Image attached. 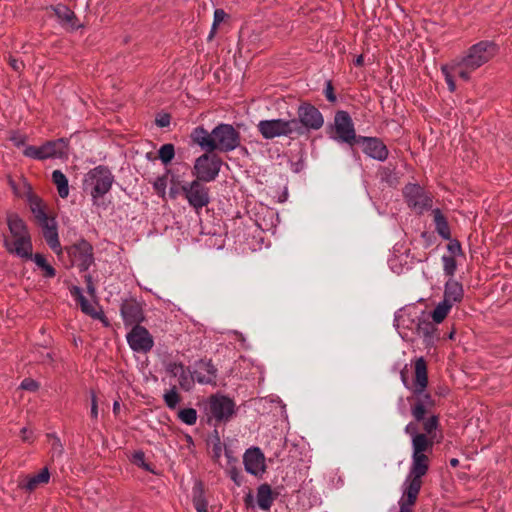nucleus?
<instances>
[{"label":"nucleus","mask_w":512,"mask_h":512,"mask_svg":"<svg viewBox=\"0 0 512 512\" xmlns=\"http://www.w3.org/2000/svg\"><path fill=\"white\" fill-rule=\"evenodd\" d=\"M52 181L57 187L58 194L61 198H67L69 195V184L66 175L61 170L52 172Z\"/></svg>","instance_id":"nucleus-34"},{"label":"nucleus","mask_w":512,"mask_h":512,"mask_svg":"<svg viewBox=\"0 0 512 512\" xmlns=\"http://www.w3.org/2000/svg\"><path fill=\"white\" fill-rule=\"evenodd\" d=\"M170 170H167L165 175L159 176L155 179L153 182V188L156 192V194L161 197L162 199H165L166 196V187H167V175L170 173Z\"/></svg>","instance_id":"nucleus-43"},{"label":"nucleus","mask_w":512,"mask_h":512,"mask_svg":"<svg viewBox=\"0 0 512 512\" xmlns=\"http://www.w3.org/2000/svg\"><path fill=\"white\" fill-rule=\"evenodd\" d=\"M178 418L187 425H194L197 421V411L194 408L180 409Z\"/></svg>","instance_id":"nucleus-42"},{"label":"nucleus","mask_w":512,"mask_h":512,"mask_svg":"<svg viewBox=\"0 0 512 512\" xmlns=\"http://www.w3.org/2000/svg\"><path fill=\"white\" fill-rule=\"evenodd\" d=\"M190 137L192 142L200 146L201 149L209 153L216 150L213 140V130L208 132L203 126H198L192 130Z\"/></svg>","instance_id":"nucleus-26"},{"label":"nucleus","mask_w":512,"mask_h":512,"mask_svg":"<svg viewBox=\"0 0 512 512\" xmlns=\"http://www.w3.org/2000/svg\"><path fill=\"white\" fill-rule=\"evenodd\" d=\"M294 124L295 123H293L291 119L285 120L278 118L271 120H261L257 124V128L264 139H273L281 136L292 137L295 135L293 129Z\"/></svg>","instance_id":"nucleus-12"},{"label":"nucleus","mask_w":512,"mask_h":512,"mask_svg":"<svg viewBox=\"0 0 512 512\" xmlns=\"http://www.w3.org/2000/svg\"><path fill=\"white\" fill-rule=\"evenodd\" d=\"M163 400L169 409L174 410L177 407L181 401V396L178 393L176 386H173L164 393Z\"/></svg>","instance_id":"nucleus-38"},{"label":"nucleus","mask_w":512,"mask_h":512,"mask_svg":"<svg viewBox=\"0 0 512 512\" xmlns=\"http://www.w3.org/2000/svg\"><path fill=\"white\" fill-rule=\"evenodd\" d=\"M7 224L14 238L30 235L25 222L17 214L8 215Z\"/></svg>","instance_id":"nucleus-31"},{"label":"nucleus","mask_w":512,"mask_h":512,"mask_svg":"<svg viewBox=\"0 0 512 512\" xmlns=\"http://www.w3.org/2000/svg\"><path fill=\"white\" fill-rule=\"evenodd\" d=\"M53 11L61 24L67 30H77L81 25L78 23V19L75 13L66 5H56L53 7Z\"/></svg>","instance_id":"nucleus-27"},{"label":"nucleus","mask_w":512,"mask_h":512,"mask_svg":"<svg viewBox=\"0 0 512 512\" xmlns=\"http://www.w3.org/2000/svg\"><path fill=\"white\" fill-rule=\"evenodd\" d=\"M296 136H302L310 131L322 128L324 118L314 105L308 102L301 103L297 108V118L291 119Z\"/></svg>","instance_id":"nucleus-6"},{"label":"nucleus","mask_w":512,"mask_h":512,"mask_svg":"<svg viewBox=\"0 0 512 512\" xmlns=\"http://www.w3.org/2000/svg\"><path fill=\"white\" fill-rule=\"evenodd\" d=\"M206 414L208 422L215 420L216 423L227 422L235 413V402L225 395H211L206 403Z\"/></svg>","instance_id":"nucleus-8"},{"label":"nucleus","mask_w":512,"mask_h":512,"mask_svg":"<svg viewBox=\"0 0 512 512\" xmlns=\"http://www.w3.org/2000/svg\"><path fill=\"white\" fill-rule=\"evenodd\" d=\"M20 387L28 391H36L38 389V383L33 379L26 378L21 382Z\"/></svg>","instance_id":"nucleus-52"},{"label":"nucleus","mask_w":512,"mask_h":512,"mask_svg":"<svg viewBox=\"0 0 512 512\" xmlns=\"http://www.w3.org/2000/svg\"><path fill=\"white\" fill-rule=\"evenodd\" d=\"M364 63V56L363 55H359L356 57V59L354 60V65L355 66H362Z\"/></svg>","instance_id":"nucleus-62"},{"label":"nucleus","mask_w":512,"mask_h":512,"mask_svg":"<svg viewBox=\"0 0 512 512\" xmlns=\"http://www.w3.org/2000/svg\"><path fill=\"white\" fill-rule=\"evenodd\" d=\"M114 180L109 167L98 165L84 175L82 189L91 196L93 204L98 205V200L111 190Z\"/></svg>","instance_id":"nucleus-5"},{"label":"nucleus","mask_w":512,"mask_h":512,"mask_svg":"<svg viewBox=\"0 0 512 512\" xmlns=\"http://www.w3.org/2000/svg\"><path fill=\"white\" fill-rule=\"evenodd\" d=\"M381 180L388 183L390 186H395L397 184V177L393 170L389 168H383L380 172Z\"/></svg>","instance_id":"nucleus-46"},{"label":"nucleus","mask_w":512,"mask_h":512,"mask_svg":"<svg viewBox=\"0 0 512 512\" xmlns=\"http://www.w3.org/2000/svg\"><path fill=\"white\" fill-rule=\"evenodd\" d=\"M252 495L249 493L246 497H245V503L246 505H250L251 502H252Z\"/></svg>","instance_id":"nucleus-64"},{"label":"nucleus","mask_w":512,"mask_h":512,"mask_svg":"<svg viewBox=\"0 0 512 512\" xmlns=\"http://www.w3.org/2000/svg\"><path fill=\"white\" fill-rule=\"evenodd\" d=\"M414 381L412 396L408 401L411 404V414L416 422H421L428 415L435 405L432 396L426 392L428 385L427 364L423 357L416 358L414 361Z\"/></svg>","instance_id":"nucleus-3"},{"label":"nucleus","mask_w":512,"mask_h":512,"mask_svg":"<svg viewBox=\"0 0 512 512\" xmlns=\"http://www.w3.org/2000/svg\"><path fill=\"white\" fill-rule=\"evenodd\" d=\"M421 487L422 484L404 481L403 495L399 501V512H412V506H414L417 501Z\"/></svg>","instance_id":"nucleus-22"},{"label":"nucleus","mask_w":512,"mask_h":512,"mask_svg":"<svg viewBox=\"0 0 512 512\" xmlns=\"http://www.w3.org/2000/svg\"><path fill=\"white\" fill-rule=\"evenodd\" d=\"M50 480V472L48 467L42 468L39 473L28 475L23 480L19 481L18 487L26 492H33L38 487L45 485Z\"/></svg>","instance_id":"nucleus-25"},{"label":"nucleus","mask_w":512,"mask_h":512,"mask_svg":"<svg viewBox=\"0 0 512 512\" xmlns=\"http://www.w3.org/2000/svg\"><path fill=\"white\" fill-rule=\"evenodd\" d=\"M42 228L43 237L48 246L57 254L61 252V245L59 241L57 226L54 219L46 221V223L39 224Z\"/></svg>","instance_id":"nucleus-28"},{"label":"nucleus","mask_w":512,"mask_h":512,"mask_svg":"<svg viewBox=\"0 0 512 512\" xmlns=\"http://www.w3.org/2000/svg\"><path fill=\"white\" fill-rule=\"evenodd\" d=\"M120 313L125 326L139 325L145 319L141 304L133 298L122 302Z\"/></svg>","instance_id":"nucleus-18"},{"label":"nucleus","mask_w":512,"mask_h":512,"mask_svg":"<svg viewBox=\"0 0 512 512\" xmlns=\"http://www.w3.org/2000/svg\"><path fill=\"white\" fill-rule=\"evenodd\" d=\"M167 372L178 378L179 386L189 391L194 383V374L192 375L182 363L172 362L167 365Z\"/></svg>","instance_id":"nucleus-24"},{"label":"nucleus","mask_w":512,"mask_h":512,"mask_svg":"<svg viewBox=\"0 0 512 512\" xmlns=\"http://www.w3.org/2000/svg\"><path fill=\"white\" fill-rule=\"evenodd\" d=\"M9 65L16 72H21L25 67L22 60L14 58L13 56H9Z\"/></svg>","instance_id":"nucleus-53"},{"label":"nucleus","mask_w":512,"mask_h":512,"mask_svg":"<svg viewBox=\"0 0 512 512\" xmlns=\"http://www.w3.org/2000/svg\"><path fill=\"white\" fill-rule=\"evenodd\" d=\"M394 326L403 340L414 342L423 339L426 347L432 346L439 339L437 328L429 321V313L415 305H409L396 312Z\"/></svg>","instance_id":"nucleus-1"},{"label":"nucleus","mask_w":512,"mask_h":512,"mask_svg":"<svg viewBox=\"0 0 512 512\" xmlns=\"http://www.w3.org/2000/svg\"><path fill=\"white\" fill-rule=\"evenodd\" d=\"M412 444V463L405 481L422 484L430 466L428 453H431L434 446V437L426 434L415 435Z\"/></svg>","instance_id":"nucleus-4"},{"label":"nucleus","mask_w":512,"mask_h":512,"mask_svg":"<svg viewBox=\"0 0 512 512\" xmlns=\"http://www.w3.org/2000/svg\"><path fill=\"white\" fill-rule=\"evenodd\" d=\"M324 94H325L326 99L329 102H331V103L336 102L337 97H336L335 92H334L333 84H332V82L330 80H328L326 82L325 89H324Z\"/></svg>","instance_id":"nucleus-49"},{"label":"nucleus","mask_w":512,"mask_h":512,"mask_svg":"<svg viewBox=\"0 0 512 512\" xmlns=\"http://www.w3.org/2000/svg\"><path fill=\"white\" fill-rule=\"evenodd\" d=\"M447 249L450 252L449 256L456 257L463 254L461 244L456 239H450V242L447 245Z\"/></svg>","instance_id":"nucleus-47"},{"label":"nucleus","mask_w":512,"mask_h":512,"mask_svg":"<svg viewBox=\"0 0 512 512\" xmlns=\"http://www.w3.org/2000/svg\"><path fill=\"white\" fill-rule=\"evenodd\" d=\"M4 245L9 253L23 259H32L33 247L30 235L14 238L13 241L5 240Z\"/></svg>","instance_id":"nucleus-20"},{"label":"nucleus","mask_w":512,"mask_h":512,"mask_svg":"<svg viewBox=\"0 0 512 512\" xmlns=\"http://www.w3.org/2000/svg\"><path fill=\"white\" fill-rule=\"evenodd\" d=\"M357 142L362 143L363 152L370 158L381 162L388 158V148L379 138L360 136Z\"/></svg>","instance_id":"nucleus-19"},{"label":"nucleus","mask_w":512,"mask_h":512,"mask_svg":"<svg viewBox=\"0 0 512 512\" xmlns=\"http://www.w3.org/2000/svg\"><path fill=\"white\" fill-rule=\"evenodd\" d=\"M449 463H450L451 467L455 468V467H457L459 465V460L457 458H452V459H450Z\"/></svg>","instance_id":"nucleus-63"},{"label":"nucleus","mask_w":512,"mask_h":512,"mask_svg":"<svg viewBox=\"0 0 512 512\" xmlns=\"http://www.w3.org/2000/svg\"><path fill=\"white\" fill-rule=\"evenodd\" d=\"M213 140L216 150L230 152L240 145L241 136L231 124L221 123L213 128Z\"/></svg>","instance_id":"nucleus-11"},{"label":"nucleus","mask_w":512,"mask_h":512,"mask_svg":"<svg viewBox=\"0 0 512 512\" xmlns=\"http://www.w3.org/2000/svg\"><path fill=\"white\" fill-rule=\"evenodd\" d=\"M404 197L409 207L423 211L432 205L431 198L425 193L424 189L418 184H408L404 188Z\"/></svg>","instance_id":"nucleus-16"},{"label":"nucleus","mask_w":512,"mask_h":512,"mask_svg":"<svg viewBox=\"0 0 512 512\" xmlns=\"http://www.w3.org/2000/svg\"><path fill=\"white\" fill-rule=\"evenodd\" d=\"M194 377L200 384L216 385L217 369L213 365L212 361L201 360L197 364V368L194 371Z\"/></svg>","instance_id":"nucleus-23"},{"label":"nucleus","mask_w":512,"mask_h":512,"mask_svg":"<svg viewBox=\"0 0 512 512\" xmlns=\"http://www.w3.org/2000/svg\"><path fill=\"white\" fill-rule=\"evenodd\" d=\"M442 262H443V270H444L445 275H447L449 277H453L456 272V269H457V263H456L455 257L443 255Z\"/></svg>","instance_id":"nucleus-44"},{"label":"nucleus","mask_w":512,"mask_h":512,"mask_svg":"<svg viewBox=\"0 0 512 512\" xmlns=\"http://www.w3.org/2000/svg\"><path fill=\"white\" fill-rule=\"evenodd\" d=\"M193 505L197 512H207L208 502L205 498L203 485L197 482L193 487Z\"/></svg>","instance_id":"nucleus-33"},{"label":"nucleus","mask_w":512,"mask_h":512,"mask_svg":"<svg viewBox=\"0 0 512 512\" xmlns=\"http://www.w3.org/2000/svg\"><path fill=\"white\" fill-rule=\"evenodd\" d=\"M441 72L444 75L448 90L450 92H454L456 90V84L452 73H456V69L452 67V62L450 64L442 65Z\"/></svg>","instance_id":"nucleus-41"},{"label":"nucleus","mask_w":512,"mask_h":512,"mask_svg":"<svg viewBox=\"0 0 512 512\" xmlns=\"http://www.w3.org/2000/svg\"><path fill=\"white\" fill-rule=\"evenodd\" d=\"M204 182L194 179L181 186V191L188 204L199 213L210 203V190Z\"/></svg>","instance_id":"nucleus-10"},{"label":"nucleus","mask_w":512,"mask_h":512,"mask_svg":"<svg viewBox=\"0 0 512 512\" xmlns=\"http://www.w3.org/2000/svg\"><path fill=\"white\" fill-rule=\"evenodd\" d=\"M405 433L411 436V440L414 439L415 435H422V433L418 432L417 425L413 422H410L406 425L404 429Z\"/></svg>","instance_id":"nucleus-54"},{"label":"nucleus","mask_w":512,"mask_h":512,"mask_svg":"<svg viewBox=\"0 0 512 512\" xmlns=\"http://www.w3.org/2000/svg\"><path fill=\"white\" fill-rule=\"evenodd\" d=\"M274 497L272 494L271 486L267 483H263L257 488V503L262 510H269L273 504Z\"/></svg>","instance_id":"nucleus-30"},{"label":"nucleus","mask_w":512,"mask_h":512,"mask_svg":"<svg viewBox=\"0 0 512 512\" xmlns=\"http://www.w3.org/2000/svg\"><path fill=\"white\" fill-rule=\"evenodd\" d=\"M9 140L14 144L16 147H26V143L28 140V137L26 134L20 133L18 131H12L9 137Z\"/></svg>","instance_id":"nucleus-45"},{"label":"nucleus","mask_w":512,"mask_h":512,"mask_svg":"<svg viewBox=\"0 0 512 512\" xmlns=\"http://www.w3.org/2000/svg\"><path fill=\"white\" fill-rule=\"evenodd\" d=\"M497 53L498 46L495 42L482 40L469 47L463 56L454 59L452 67L461 79L469 81L471 73L489 62Z\"/></svg>","instance_id":"nucleus-2"},{"label":"nucleus","mask_w":512,"mask_h":512,"mask_svg":"<svg viewBox=\"0 0 512 512\" xmlns=\"http://www.w3.org/2000/svg\"><path fill=\"white\" fill-rule=\"evenodd\" d=\"M126 338L130 348L135 352H149L154 345L153 337L140 324L133 326Z\"/></svg>","instance_id":"nucleus-14"},{"label":"nucleus","mask_w":512,"mask_h":512,"mask_svg":"<svg viewBox=\"0 0 512 512\" xmlns=\"http://www.w3.org/2000/svg\"><path fill=\"white\" fill-rule=\"evenodd\" d=\"M91 417L93 419L98 418V404L91 405Z\"/></svg>","instance_id":"nucleus-60"},{"label":"nucleus","mask_w":512,"mask_h":512,"mask_svg":"<svg viewBox=\"0 0 512 512\" xmlns=\"http://www.w3.org/2000/svg\"><path fill=\"white\" fill-rule=\"evenodd\" d=\"M29 203L31 212L33 213L38 224L46 223V221L50 220L45 212V207L40 198L32 196L29 199Z\"/></svg>","instance_id":"nucleus-35"},{"label":"nucleus","mask_w":512,"mask_h":512,"mask_svg":"<svg viewBox=\"0 0 512 512\" xmlns=\"http://www.w3.org/2000/svg\"><path fill=\"white\" fill-rule=\"evenodd\" d=\"M423 423V430L424 434H426L429 437H434L432 433L438 428L439 426V417L437 415H430L426 418L424 417V420L421 421Z\"/></svg>","instance_id":"nucleus-40"},{"label":"nucleus","mask_w":512,"mask_h":512,"mask_svg":"<svg viewBox=\"0 0 512 512\" xmlns=\"http://www.w3.org/2000/svg\"><path fill=\"white\" fill-rule=\"evenodd\" d=\"M69 140L58 138L44 142L41 146H26L23 155L27 158L44 161L47 159H62L68 155Z\"/></svg>","instance_id":"nucleus-7"},{"label":"nucleus","mask_w":512,"mask_h":512,"mask_svg":"<svg viewBox=\"0 0 512 512\" xmlns=\"http://www.w3.org/2000/svg\"><path fill=\"white\" fill-rule=\"evenodd\" d=\"M400 377L403 385L413 392V382L409 381L407 365L401 370Z\"/></svg>","instance_id":"nucleus-51"},{"label":"nucleus","mask_w":512,"mask_h":512,"mask_svg":"<svg viewBox=\"0 0 512 512\" xmlns=\"http://www.w3.org/2000/svg\"><path fill=\"white\" fill-rule=\"evenodd\" d=\"M221 453H222V447H221L220 443L215 444L213 447V457L216 460H218L221 456Z\"/></svg>","instance_id":"nucleus-59"},{"label":"nucleus","mask_w":512,"mask_h":512,"mask_svg":"<svg viewBox=\"0 0 512 512\" xmlns=\"http://www.w3.org/2000/svg\"><path fill=\"white\" fill-rule=\"evenodd\" d=\"M243 463L247 473L262 478L267 466L265 456L259 447L248 448L243 455Z\"/></svg>","instance_id":"nucleus-15"},{"label":"nucleus","mask_w":512,"mask_h":512,"mask_svg":"<svg viewBox=\"0 0 512 512\" xmlns=\"http://www.w3.org/2000/svg\"><path fill=\"white\" fill-rule=\"evenodd\" d=\"M21 438L24 442L31 443L34 440L33 432L28 428L24 427L21 429Z\"/></svg>","instance_id":"nucleus-55"},{"label":"nucleus","mask_w":512,"mask_h":512,"mask_svg":"<svg viewBox=\"0 0 512 512\" xmlns=\"http://www.w3.org/2000/svg\"><path fill=\"white\" fill-rule=\"evenodd\" d=\"M179 194V189L175 187H171L169 190V196L171 199H175Z\"/></svg>","instance_id":"nucleus-61"},{"label":"nucleus","mask_w":512,"mask_h":512,"mask_svg":"<svg viewBox=\"0 0 512 512\" xmlns=\"http://www.w3.org/2000/svg\"><path fill=\"white\" fill-rule=\"evenodd\" d=\"M67 250L68 254L73 257V262L80 270H87L93 263V248L86 240H81Z\"/></svg>","instance_id":"nucleus-17"},{"label":"nucleus","mask_w":512,"mask_h":512,"mask_svg":"<svg viewBox=\"0 0 512 512\" xmlns=\"http://www.w3.org/2000/svg\"><path fill=\"white\" fill-rule=\"evenodd\" d=\"M452 305L442 300L433 310L432 313H429V321H431L435 326L436 324L441 323L449 311L451 310Z\"/></svg>","instance_id":"nucleus-36"},{"label":"nucleus","mask_w":512,"mask_h":512,"mask_svg":"<svg viewBox=\"0 0 512 512\" xmlns=\"http://www.w3.org/2000/svg\"><path fill=\"white\" fill-rule=\"evenodd\" d=\"M133 462L144 468L145 470H149V466L145 463V454L144 452L142 451H136L134 454H133Z\"/></svg>","instance_id":"nucleus-50"},{"label":"nucleus","mask_w":512,"mask_h":512,"mask_svg":"<svg viewBox=\"0 0 512 512\" xmlns=\"http://www.w3.org/2000/svg\"><path fill=\"white\" fill-rule=\"evenodd\" d=\"M35 264L43 270L44 276L47 278H53L56 275V270L47 262L44 255L40 253L32 254V259Z\"/></svg>","instance_id":"nucleus-37"},{"label":"nucleus","mask_w":512,"mask_h":512,"mask_svg":"<svg viewBox=\"0 0 512 512\" xmlns=\"http://www.w3.org/2000/svg\"><path fill=\"white\" fill-rule=\"evenodd\" d=\"M156 124L159 127H166L170 124V116L168 114L163 115L160 119L156 120Z\"/></svg>","instance_id":"nucleus-56"},{"label":"nucleus","mask_w":512,"mask_h":512,"mask_svg":"<svg viewBox=\"0 0 512 512\" xmlns=\"http://www.w3.org/2000/svg\"><path fill=\"white\" fill-rule=\"evenodd\" d=\"M334 127L337 134V140L349 145H353L358 141L356 139L353 121L348 112L342 110L335 114Z\"/></svg>","instance_id":"nucleus-13"},{"label":"nucleus","mask_w":512,"mask_h":512,"mask_svg":"<svg viewBox=\"0 0 512 512\" xmlns=\"http://www.w3.org/2000/svg\"><path fill=\"white\" fill-rule=\"evenodd\" d=\"M222 164L219 156L209 152L204 153L195 160L192 174L195 179L205 183L212 182L218 177Z\"/></svg>","instance_id":"nucleus-9"},{"label":"nucleus","mask_w":512,"mask_h":512,"mask_svg":"<svg viewBox=\"0 0 512 512\" xmlns=\"http://www.w3.org/2000/svg\"><path fill=\"white\" fill-rule=\"evenodd\" d=\"M229 474H230V478L234 481V483L239 486L241 484V481L239 479V473H238L237 469L236 468L231 469Z\"/></svg>","instance_id":"nucleus-58"},{"label":"nucleus","mask_w":512,"mask_h":512,"mask_svg":"<svg viewBox=\"0 0 512 512\" xmlns=\"http://www.w3.org/2000/svg\"><path fill=\"white\" fill-rule=\"evenodd\" d=\"M72 295L75 296L77 302L80 304L83 313L89 315L93 319L100 320L104 323L105 326L109 325V322L107 321L103 311L98 310L95 304L87 300L79 287H73Z\"/></svg>","instance_id":"nucleus-21"},{"label":"nucleus","mask_w":512,"mask_h":512,"mask_svg":"<svg viewBox=\"0 0 512 512\" xmlns=\"http://www.w3.org/2000/svg\"><path fill=\"white\" fill-rule=\"evenodd\" d=\"M159 159L164 165L169 164L175 157V147L171 143L164 144L158 151Z\"/></svg>","instance_id":"nucleus-39"},{"label":"nucleus","mask_w":512,"mask_h":512,"mask_svg":"<svg viewBox=\"0 0 512 512\" xmlns=\"http://www.w3.org/2000/svg\"><path fill=\"white\" fill-rule=\"evenodd\" d=\"M85 281H86V284H87V291H88V293L93 295L95 293V287H94V284L92 282V276L91 275H86L85 276Z\"/></svg>","instance_id":"nucleus-57"},{"label":"nucleus","mask_w":512,"mask_h":512,"mask_svg":"<svg viewBox=\"0 0 512 512\" xmlns=\"http://www.w3.org/2000/svg\"><path fill=\"white\" fill-rule=\"evenodd\" d=\"M434 214V223L437 233L445 240H450L451 238V232L449 224L445 218V216L442 214L440 209H435L433 211Z\"/></svg>","instance_id":"nucleus-32"},{"label":"nucleus","mask_w":512,"mask_h":512,"mask_svg":"<svg viewBox=\"0 0 512 512\" xmlns=\"http://www.w3.org/2000/svg\"><path fill=\"white\" fill-rule=\"evenodd\" d=\"M226 16V13L222 9H216L214 11V21L212 25V31L210 33L209 38H212L214 31L216 30V27L224 20Z\"/></svg>","instance_id":"nucleus-48"},{"label":"nucleus","mask_w":512,"mask_h":512,"mask_svg":"<svg viewBox=\"0 0 512 512\" xmlns=\"http://www.w3.org/2000/svg\"><path fill=\"white\" fill-rule=\"evenodd\" d=\"M463 296V287L458 281L450 279L446 282L443 299L445 302L453 306L455 303L461 302Z\"/></svg>","instance_id":"nucleus-29"}]
</instances>
